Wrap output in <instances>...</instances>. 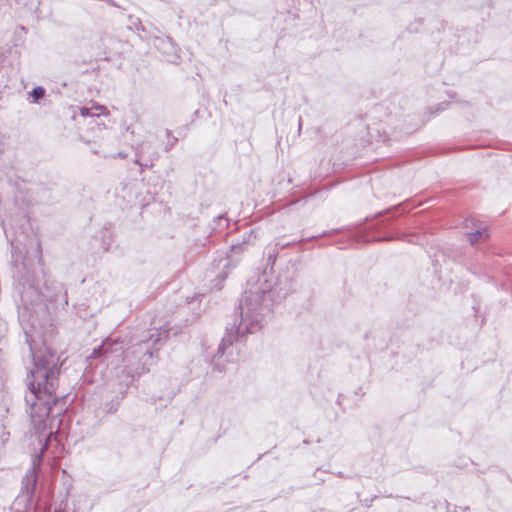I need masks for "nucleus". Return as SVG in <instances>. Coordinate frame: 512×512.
<instances>
[{
	"mask_svg": "<svg viewBox=\"0 0 512 512\" xmlns=\"http://www.w3.org/2000/svg\"><path fill=\"white\" fill-rule=\"evenodd\" d=\"M25 340L33 360V367L26 378L29 392L25 401L39 442H47L53 434L52 430H47V418L61 397L56 394V389L62 363L57 351L46 340L39 345L28 331H25Z\"/></svg>",
	"mask_w": 512,
	"mask_h": 512,
	"instance_id": "1",
	"label": "nucleus"
},
{
	"mask_svg": "<svg viewBox=\"0 0 512 512\" xmlns=\"http://www.w3.org/2000/svg\"><path fill=\"white\" fill-rule=\"evenodd\" d=\"M282 285L283 280L279 278L275 287H272L266 274L258 275L256 281H253V278L248 281L249 288L243 293L239 305L241 309L240 323L226 330L217 353L213 357V370L222 371L220 364L216 361L225 355L229 357L233 354V343L238 341L239 337L261 329L264 316L271 311L276 298L283 299L291 291L283 288Z\"/></svg>",
	"mask_w": 512,
	"mask_h": 512,
	"instance_id": "2",
	"label": "nucleus"
},
{
	"mask_svg": "<svg viewBox=\"0 0 512 512\" xmlns=\"http://www.w3.org/2000/svg\"><path fill=\"white\" fill-rule=\"evenodd\" d=\"M168 337V328L147 329L139 335L131 337V345L127 351L123 347V342L107 338L101 345L93 349L88 359L101 358L107 366H111L113 369H118L123 365L124 371L132 377L140 376L149 371L148 366L158 352L156 346L165 342Z\"/></svg>",
	"mask_w": 512,
	"mask_h": 512,
	"instance_id": "3",
	"label": "nucleus"
},
{
	"mask_svg": "<svg viewBox=\"0 0 512 512\" xmlns=\"http://www.w3.org/2000/svg\"><path fill=\"white\" fill-rule=\"evenodd\" d=\"M13 280V298L17 305L19 319L31 323L32 327H34V314L37 308L41 307L44 298L53 302L60 300L63 307L68 305L67 292L63 291L60 284H57L54 294H43L34 271L25 263L16 265Z\"/></svg>",
	"mask_w": 512,
	"mask_h": 512,
	"instance_id": "4",
	"label": "nucleus"
},
{
	"mask_svg": "<svg viewBox=\"0 0 512 512\" xmlns=\"http://www.w3.org/2000/svg\"><path fill=\"white\" fill-rule=\"evenodd\" d=\"M134 149V162L140 166V173H142L146 168H151L155 161L159 158L158 151L151 141L144 140L140 143H137Z\"/></svg>",
	"mask_w": 512,
	"mask_h": 512,
	"instance_id": "5",
	"label": "nucleus"
},
{
	"mask_svg": "<svg viewBox=\"0 0 512 512\" xmlns=\"http://www.w3.org/2000/svg\"><path fill=\"white\" fill-rule=\"evenodd\" d=\"M236 266L232 262L231 259L227 258H221L214 262V267L219 270L215 278L211 280V288L215 290H220L222 288L223 282L228 277V274L230 271Z\"/></svg>",
	"mask_w": 512,
	"mask_h": 512,
	"instance_id": "6",
	"label": "nucleus"
},
{
	"mask_svg": "<svg viewBox=\"0 0 512 512\" xmlns=\"http://www.w3.org/2000/svg\"><path fill=\"white\" fill-rule=\"evenodd\" d=\"M105 110H106V108L101 105H97V106H94L91 108H88V107H80L79 108L80 114L83 117H94V116L99 117L101 114L104 113Z\"/></svg>",
	"mask_w": 512,
	"mask_h": 512,
	"instance_id": "7",
	"label": "nucleus"
},
{
	"mask_svg": "<svg viewBox=\"0 0 512 512\" xmlns=\"http://www.w3.org/2000/svg\"><path fill=\"white\" fill-rule=\"evenodd\" d=\"M278 245L279 244H273V245L270 244L267 247V263H268V265L273 266L275 264V261L277 259L278 254H279Z\"/></svg>",
	"mask_w": 512,
	"mask_h": 512,
	"instance_id": "8",
	"label": "nucleus"
},
{
	"mask_svg": "<svg viewBox=\"0 0 512 512\" xmlns=\"http://www.w3.org/2000/svg\"><path fill=\"white\" fill-rule=\"evenodd\" d=\"M467 237H468V241L470 242V244L474 245L476 242L479 241L480 238H482V237L487 238L488 234L485 230H476L474 232L468 233Z\"/></svg>",
	"mask_w": 512,
	"mask_h": 512,
	"instance_id": "9",
	"label": "nucleus"
},
{
	"mask_svg": "<svg viewBox=\"0 0 512 512\" xmlns=\"http://www.w3.org/2000/svg\"><path fill=\"white\" fill-rule=\"evenodd\" d=\"M30 96L34 103H39V101L45 96V89L42 86H37L32 89Z\"/></svg>",
	"mask_w": 512,
	"mask_h": 512,
	"instance_id": "10",
	"label": "nucleus"
},
{
	"mask_svg": "<svg viewBox=\"0 0 512 512\" xmlns=\"http://www.w3.org/2000/svg\"><path fill=\"white\" fill-rule=\"evenodd\" d=\"M401 210V213H404L405 211L403 210V205L400 204V205H396V206H393L389 209H387L386 211H384V213L386 214H391V217L394 218L396 217L397 215L395 214V212H398ZM383 212H380L378 215H382Z\"/></svg>",
	"mask_w": 512,
	"mask_h": 512,
	"instance_id": "11",
	"label": "nucleus"
},
{
	"mask_svg": "<svg viewBox=\"0 0 512 512\" xmlns=\"http://www.w3.org/2000/svg\"><path fill=\"white\" fill-rule=\"evenodd\" d=\"M304 241H306V240H305V239H299V240H294V241H291V242H285V243L280 242V241H277V242H275L274 244H279V245H278V248H279V251H280V250H282V249H285V248H287V247L293 246V245L298 244V243H302V242H304Z\"/></svg>",
	"mask_w": 512,
	"mask_h": 512,
	"instance_id": "12",
	"label": "nucleus"
},
{
	"mask_svg": "<svg viewBox=\"0 0 512 512\" xmlns=\"http://www.w3.org/2000/svg\"><path fill=\"white\" fill-rule=\"evenodd\" d=\"M248 240L244 239L242 243H236L231 245V252L232 253H240L243 251L244 245L247 243Z\"/></svg>",
	"mask_w": 512,
	"mask_h": 512,
	"instance_id": "13",
	"label": "nucleus"
},
{
	"mask_svg": "<svg viewBox=\"0 0 512 512\" xmlns=\"http://www.w3.org/2000/svg\"><path fill=\"white\" fill-rule=\"evenodd\" d=\"M166 135H167L168 138L171 137V140L168 142V144L165 147V150L169 151L177 143L178 139L176 137H172L171 136V131L168 130V129L166 130Z\"/></svg>",
	"mask_w": 512,
	"mask_h": 512,
	"instance_id": "14",
	"label": "nucleus"
},
{
	"mask_svg": "<svg viewBox=\"0 0 512 512\" xmlns=\"http://www.w3.org/2000/svg\"><path fill=\"white\" fill-rule=\"evenodd\" d=\"M119 407V400L112 401L111 403L106 405V412L107 413H115L118 410Z\"/></svg>",
	"mask_w": 512,
	"mask_h": 512,
	"instance_id": "15",
	"label": "nucleus"
},
{
	"mask_svg": "<svg viewBox=\"0 0 512 512\" xmlns=\"http://www.w3.org/2000/svg\"><path fill=\"white\" fill-rule=\"evenodd\" d=\"M54 512H68L67 504L66 503L64 504L63 502H61L60 505L55 509Z\"/></svg>",
	"mask_w": 512,
	"mask_h": 512,
	"instance_id": "16",
	"label": "nucleus"
},
{
	"mask_svg": "<svg viewBox=\"0 0 512 512\" xmlns=\"http://www.w3.org/2000/svg\"><path fill=\"white\" fill-rule=\"evenodd\" d=\"M447 105H448V104H445V103L440 104V105H439V107H438V109H437L436 111L438 112V111L445 110Z\"/></svg>",
	"mask_w": 512,
	"mask_h": 512,
	"instance_id": "17",
	"label": "nucleus"
},
{
	"mask_svg": "<svg viewBox=\"0 0 512 512\" xmlns=\"http://www.w3.org/2000/svg\"><path fill=\"white\" fill-rule=\"evenodd\" d=\"M91 152H92V153H94V154H96V155H98V154H99V151L96 149V147H93V148L91 149Z\"/></svg>",
	"mask_w": 512,
	"mask_h": 512,
	"instance_id": "18",
	"label": "nucleus"
},
{
	"mask_svg": "<svg viewBox=\"0 0 512 512\" xmlns=\"http://www.w3.org/2000/svg\"><path fill=\"white\" fill-rule=\"evenodd\" d=\"M118 157L125 158V157H126V154H124L123 152H119V153H118Z\"/></svg>",
	"mask_w": 512,
	"mask_h": 512,
	"instance_id": "19",
	"label": "nucleus"
},
{
	"mask_svg": "<svg viewBox=\"0 0 512 512\" xmlns=\"http://www.w3.org/2000/svg\"><path fill=\"white\" fill-rule=\"evenodd\" d=\"M62 411H63V408H60V409L56 412V414H57V415H59V414H61V412H62Z\"/></svg>",
	"mask_w": 512,
	"mask_h": 512,
	"instance_id": "20",
	"label": "nucleus"
},
{
	"mask_svg": "<svg viewBox=\"0 0 512 512\" xmlns=\"http://www.w3.org/2000/svg\"><path fill=\"white\" fill-rule=\"evenodd\" d=\"M80 139H81L82 141H84L86 144H89V143H90V141L84 140L82 137H80Z\"/></svg>",
	"mask_w": 512,
	"mask_h": 512,
	"instance_id": "21",
	"label": "nucleus"
},
{
	"mask_svg": "<svg viewBox=\"0 0 512 512\" xmlns=\"http://www.w3.org/2000/svg\"><path fill=\"white\" fill-rule=\"evenodd\" d=\"M32 481H33L34 484L36 483V478L33 475H32Z\"/></svg>",
	"mask_w": 512,
	"mask_h": 512,
	"instance_id": "22",
	"label": "nucleus"
},
{
	"mask_svg": "<svg viewBox=\"0 0 512 512\" xmlns=\"http://www.w3.org/2000/svg\"><path fill=\"white\" fill-rule=\"evenodd\" d=\"M392 239H393L392 236L385 238V240H392Z\"/></svg>",
	"mask_w": 512,
	"mask_h": 512,
	"instance_id": "23",
	"label": "nucleus"
}]
</instances>
